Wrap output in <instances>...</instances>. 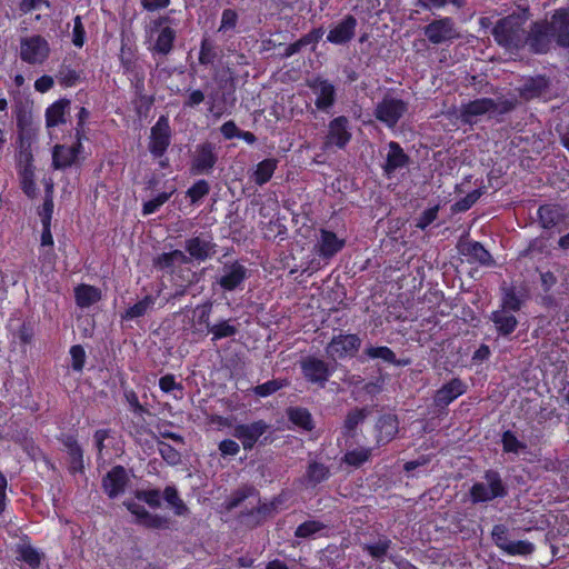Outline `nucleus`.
<instances>
[{
	"label": "nucleus",
	"instance_id": "41",
	"mask_svg": "<svg viewBox=\"0 0 569 569\" xmlns=\"http://www.w3.org/2000/svg\"><path fill=\"white\" fill-rule=\"evenodd\" d=\"M154 298L152 296H146L142 300L134 303L132 307L127 309L122 319H136L143 317L154 306Z\"/></svg>",
	"mask_w": 569,
	"mask_h": 569
},
{
	"label": "nucleus",
	"instance_id": "24",
	"mask_svg": "<svg viewBox=\"0 0 569 569\" xmlns=\"http://www.w3.org/2000/svg\"><path fill=\"white\" fill-rule=\"evenodd\" d=\"M465 391V383L459 378H453L436 392L433 402L437 407H447L451 401L461 396Z\"/></svg>",
	"mask_w": 569,
	"mask_h": 569
},
{
	"label": "nucleus",
	"instance_id": "36",
	"mask_svg": "<svg viewBox=\"0 0 569 569\" xmlns=\"http://www.w3.org/2000/svg\"><path fill=\"white\" fill-rule=\"evenodd\" d=\"M277 163H278V161L272 158L264 159L261 162H259L257 164V169L253 172V181L258 186H262V184L267 183L271 179V177L277 168Z\"/></svg>",
	"mask_w": 569,
	"mask_h": 569
},
{
	"label": "nucleus",
	"instance_id": "9",
	"mask_svg": "<svg viewBox=\"0 0 569 569\" xmlns=\"http://www.w3.org/2000/svg\"><path fill=\"white\" fill-rule=\"evenodd\" d=\"M280 498H274L270 502L261 503L252 509L242 511L239 516L240 522L248 528H256L278 513V507L281 503Z\"/></svg>",
	"mask_w": 569,
	"mask_h": 569
},
{
	"label": "nucleus",
	"instance_id": "56",
	"mask_svg": "<svg viewBox=\"0 0 569 569\" xmlns=\"http://www.w3.org/2000/svg\"><path fill=\"white\" fill-rule=\"evenodd\" d=\"M286 385L287 382L284 380H269L262 385L254 387L253 391L259 397H267L274 393Z\"/></svg>",
	"mask_w": 569,
	"mask_h": 569
},
{
	"label": "nucleus",
	"instance_id": "52",
	"mask_svg": "<svg viewBox=\"0 0 569 569\" xmlns=\"http://www.w3.org/2000/svg\"><path fill=\"white\" fill-rule=\"evenodd\" d=\"M391 546V540L388 538L380 539L373 545H363L362 549L367 551L375 559H382Z\"/></svg>",
	"mask_w": 569,
	"mask_h": 569
},
{
	"label": "nucleus",
	"instance_id": "5",
	"mask_svg": "<svg viewBox=\"0 0 569 569\" xmlns=\"http://www.w3.org/2000/svg\"><path fill=\"white\" fill-rule=\"evenodd\" d=\"M422 32L431 44L452 43L461 37L455 20L450 17L432 20L422 28Z\"/></svg>",
	"mask_w": 569,
	"mask_h": 569
},
{
	"label": "nucleus",
	"instance_id": "39",
	"mask_svg": "<svg viewBox=\"0 0 569 569\" xmlns=\"http://www.w3.org/2000/svg\"><path fill=\"white\" fill-rule=\"evenodd\" d=\"M330 475L329 468L320 462L312 461L309 463L305 478L312 487L328 479Z\"/></svg>",
	"mask_w": 569,
	"mask_h": 569
},
{
	"label": "nucleus",
	"instance_id": "63",
	"mask_svg": "<svg viewBox=\"0 0 569 569\" xmlns=\"http://www.w3.org/2000/svg\"><path fill=\"white\" fill-rule=\"evenodd\" d=\"M70 355L72 359V369L76 371H81L86 360L84 349L80 345L72 346L70 349Z\"/></svg>",
	"mask_w": 569,
	"mask_h": 569
},
{
	"label": "nucleus",
	"instance_id": "38",
	"mask_svg": "<svg viewBox=\"0 0 569 569\" xmlns=\"http://www.w3.org/2000/svg\"><path fill=\"white\" fill-rule=\"evenodd\" d=\"M368 413L367 408H355L349 411L343 422V435L352 437L357 426L363 422Z\"/></svg>",
	"mask_w": 569,
	"mask_h": 569
},
{
	"label": "nucleus",
	"instance_id": "31",
	"mask_svg": "<svg viewBox=\"0 0 569 569\" xmlns=\"http://www.w3.org/2000/svg\"><path fill=\"white\" fill-rule=\"evenodd\" d=\"M76 303L80 308H89L101 299V290L90 284H79L74 288Z\"/></svg>",
	"mask_w": 569,
	"mask_h": 569
},
{
	"label": "nucleus",
	"instance_id": "2",
	"mask_svg": "<svg viewBox=\"0 0 569 569\" xmlns=\"http://www.w3.org/2000/svg\"><path fill=\"white\" fill-rule=\"evenodd\" d=\"M528 19V9L499 19L491 31L496 43L510 53L518 52L526 44L531 50V28L529 30L525 28Z\"/></svg>",
	"mask_w": 569,
	"mask_h": 569
},
{
	"label": "nucleus",
	"instance_id": "64",
	"mask_svg": "<svg viewBox=\"0 0 569 569\" xmlns=\"http://www.w3.org/2000/svg\"><path fill=\"white\" fill-rule=\"evenodd\" d=\"M439 207H432L427 210H425L421 216L419 217L416 227L425 230L428 226H430L438 216Z\"/></svg>",
	"mask_w": 569,
	"mask_h": 569
},
{
	"label": "nucleus",
	"instance_id": "22",
	"mask_svg": "<svg viewBox=\"0 0 569 569\" xmlns=\"http://www.w3.org/2000/svg\"><path fill=\"white\" fill-rule=\"evenodd\" d=\"M389 151L386 157V162L382 166L385 173L390 177L398 169H402L409 164L410 158L405 153L403 149L396 141L388 143Z\"/></svg>",
	"mask_w": 569,
	"mask_h": 569
},
{
	"label": "nucleus",
	"instance_id": "47",
	"mask_svg": "<svg viewBox=\"0 0 569 569\" xmlns=\"http://www.w3.org/2000/svg\"><path fill=\"white\" fill-rule=\"evenodd\" d=\"M501 443L505 452L518 453L527 448L526 443L518 440L516 435L510 430L502 433Z\"/></svg>",
	"mask_w": 569,
	"mask_h": 569
},
{
	"label": "nucleus",
	"instance_id": "16",
	"mask_svg": "<svg viewBox=\"0 0 569 569\" xmlns=\"http://www.w3.org/2000/svg\"><path fill=\"white\" fill-rule=\"evenodd\" d=\"M301 369L305 378L317 383L320 387H325L326 382L330 377V369L327 362L315 357H308L301 362Z\"/></svg>",
	"mask_w": 569,
	"mask_h": 569
},
{
	"label": "nucleus",
	"instance_id": "37",
	"mask_svg": "<svg viewBox=\"0 0 569 569\" xmlns=\"http://www.w3.org/2000/svg\"><path fill=\"white\" fill-rule=\"evenodd\" d=\"M547 88V80L542 77L528 79L520 89V96L530 100L539 97Z\"/></svg>",
	"mask_w": 569,
	"mask_h": 569
},
{
	"label": "nucleus",
	"instance_id": "17",
	"mask_svg": "<svg viewBox=\"0 0 569 569\" xmlns=\"http://www.w3.org/2000/svg\"><path fill=\"white\" fill-rule=\"evenodd\" d=\"M247 272V268L238 261L226 263L217 283L226 291H233L244 281Z\"/></svg>",
	"mask_w": 569,
	"mask_h": 569
},
{
	"label": "nucleus",
	"instance_id": "12",
	"mask_svg": "<svg viewBox=\"0 0 569 569\" xmlns=\"http://www.w3.org/2000/svg\"><path fill=\"white\" fill-rule=\"evenodd\" d=\"M216 248L217 244L211 237L197 236L184 241V249L189 253L187 257L190 258V262L192 260L202 262L212 258L217 252Z\"/></svg>",
	"mask_w": 569,
	"mask_h": 569
},
{
	"label": "nucleus",
	"instance_id": "4",
	"mask_svg": "<svg viewBox=\"0 0 569 569\" xmlns=\"http://www.w3.org/2000/svg\"><path fill=\"white\" fill-rule=\"evenodd\" d=\"M170 18L168 16H161L147 26L146 33L149 38H152L154 33L158 34L151 48L152 52L167 56L172 51L177 32L168 26Z\"/></svg>",
	"mask_w": 569,
	"mask_h": 569
},
{
	"label": "nucleus",
	"instance_id": "49",
	"mask_svg": "<svg viewBox=\"0 0 569 569\" xmlns=\"http://www.w3.org/2000/svg\"><path fill=\"white\" fill-rule=\"evenodd\" d=\"M535 551L533 543L526 540H511L503 552L510 556H529Z\"/></svg>",
	"mask_w": 569,
	"mask_h": 569
},
{
	"label": "nucleus",
	"instance_id": "54",
	"mask_svg": "<svg viewBox=\"0 0 569 569\" xmlns=\"http://www.w3.org/2000/svg\"><path fill=\"white\" fill-rule=\"evenodd\" d=\"M491 537L495 545L502 551L506 550L508 543L511 541L509 539V530L505 525L493 526Z\"/></svg>",
	"mask_w": 569,
	"mask_h": 569
},
{
	"label": "nucleus",
	"instance_id": "46",
	"mask_svg": "<svg viewBox=\"0 0 569 569\" xmlns=\"http://www.w3.org/2000/svg\"><path fill=\"white\" fill-rule=\"evenodd\" d=\"M327 526L325 523L317 520L305 521L297 527L295 536L297 538H310L323 530Z\"/></svg>",
	"mask_w": 569,
	"mask_h": 569
},
{
	"label": "nucleus",
	"instance_id": "59",
	"mask_svg": "<svg viewBox=\"0 0 569 569\" xmlns=\"http://www.w3.org/2000/svg\"><path fill=\"white\" fill-rule=\"evenodd\" d=\"M170 521L168 518L150 512L142 519L141 523V526L149 529H168Z\"/></svg>",
	"mask_w": 569,
	"mask_h": 569
},
{
	"label": "nucleus",
	"instance_id": "58",
	"mask_svg": "<svg viewBox=\"0 0 569 569\" xmlns=\"http://www.w3.org/2000/svg\"><path fill=\"white\" fill-rule=\"evenodd\" d=\"M172 192H161L154 199L143 203L142 213L144 216L156 212L162 204H164L171 197Z\"/></svg>",
	"mask_w": 569,
	"mask_h": 569
},
{
	"label": "nucleus",
	"instance_id": "33",
	"mask_svg": "<svg viewBox=\"0 0 569 569\" xmlns=\"http://www.w3.org/2000/svg\"><path fill=\"white\" fill-rule=\"evenodd\" d=\"M378 442H389L398 432V420L392 415H385L377 422Z\"/></svg>",
	"mask_w": 569,
	"mask_h": 569
},
{
	"label": "nucleus",
	"instance_id": "32",
	"mask_svg": "<svg viewBox=\"0 0 569 569\" xmlns=\"http://www.w3.org/2000/svg\"><path fill=\"white\" fill-rule=\"evenodd\" d=\"M70 107V100L60 99L52 103L46 111L47 127H56L66 122V112Z\"/></svg>",
	"mask_w": 569,
	"mask_h": 569
},
{
	"label": "nucleus",
	"instance_id": "18",
	"mask_svg": "<svg viewBox=\"0 0 569 569\" xmlns=\"http://www.w3.org/2000/svg\"><path fill=\"white\" fill-rule=\"evenodd\" d=\"M308 87L317 94L315 101L317 109L325 111L335 104L336 89L328 80L318 77L309 81Z\"/></svg>",
	"mask_w": 569,
	"mask_h": 569
},
{
	"label": "nucleus",
	"instance_id": "30",
	"mask_svg": "<svg viewBox=\"0 0 569 569\" xmlns=\"http://www.w3.org/2000/svg\"><path fill=\"white\" fill-rule=\"evenodd\" d=\"M62 443L67 448L70 457V469L72 472H82L83 466V451L79 446L78 441L72 436H66L62 438Z\"/></svg>",
	"mask_w": 569,
	"mask_h": 569
},
{
	"label": "nucleus",
	"instance_id": "25",
	"mask_svg": "<svg viewBox=\"0 0 569 569\" xmlns=\"http://www.w3.org/2000/svg\"><path fill=\"white\" fill-rule=\"evenodd\" d=\"M81 142L78 139V142L73 146H56L52 153V164L54 169H66L71 167L80 152Z\"/></svg>",
	"mask_w": 569,
	"mask_h": 569
},
{
	"label": "nucleus",
	"instance_id": "48",
	"mask_svg": "<svg viewBox=\"0 0 569 569\" xmlns=\"http://www.w3.org/2000/svg\"><path fill=\"white\" fill-rule=\"evenodd\" d=\"M209 332L213 335L212 340H219L222 338L233 337L238 333V328L224 320L217 325L209 327Z\"/></svg>",
	"mask_w": 569,
	"mask_h": 569
},
{
	"label": "nucleus",
	"instance_id": "8",
	"mask_svg": "<svg viewBox=\"0 0 569 569\" xmlns=\"http://www.w3.org/2000/svg\"><path fill=\"white\" fill-rule=\"evenodd\" d=\"M218 161L214 143L206 141L196 147L191 160V171L194 174H209Z\"/></svg>",
	"mask_w": 569,
	"mask_h": 569
},
{
	"label": "nucleus",
	"instance_id": "55",
	"mask_svg": "<svg viewBox=\"0 0 569 569\" xmlns=\"http://www.w3.org/2000/svg\"><path fill=\"white\" fill-rule=\"evenodd\" d=\"M136 498L140 501H144L151 508H159L161 506V495L158 489L137 490Z\"/></svg>",
	"mask_w": 569,
	"mask_h": 569
},
{
	"label": "nucleus",
	"instance_id": "19",
	"mask_svg": "<svg viewBox=\"0 0 569 569\" xmlns=\"http://www.w3.org/2000/svg\"><path fill=\"white\" fill-rule=\"evenodd\" d=\"M129 482L126 469L122 466H114L102 478V488L111 499L122 493Z\"/></svg>",
	"mask_w": 569,
	"mask_h": 569
},
{
	"label": "nucleus",
	"instance_id": "21",
	"mask_svg": "<svg viewBox=\"0 0 569 569\" xmlns=\"http://www.w3.org/2000/svg\"><path fill=\"white\" fill-rule=\"evenodd\" d=\"M356 27L357 19L348 14L330 29L327 40L333 44H346L355 37Z\"/></svg>",
	"mask_w": 569,
	"mask_h": 569
},
{
	"label": "nucleus",
	"instance_id": "43",
	"mask_svg": "<svg viewBox=\"0 0 569 569\" xmlns=\"http://www.w3.org/2000/svg\"><path fill=\"white\" fill-rule=\"evenodd\" d=\"M19 173H20L21 188H22L23 192L29 198H34L37 192H36V184L33 181V177H34L33 166L23 167L22 169H20Z\"/></svg>",
	"mask_w": 569,
	"mask_h": 569
},
{
	"label": "nucleus",
	"instance_id": "57",
	"mask_svg": "<svg viewBox=\"0 0 569 569\" xmlns=\"http://www.w3.org/2000/svg\"><path fill=\"white\" fill-rule=\"evenodd\" d=\"M481 194H482V191L480 189H476V190L469 192L465 198L460 199L459 201H457L453 204V207H452L453 211H456V212L467 211L477 202V200L481 197Z\"/></svg>",
	"mask_w": 569,
	"mask_h": 569
},
{
	"label": "nucleus",
	"instance_id": "6",
	"mask_svg": "<svg viewBox=\"0 0 569 569\" xmlns=\"http://www.w3.org/2000/svg\"><path fill=\"white\" fill-rule=\"evenodd\" d=\"M50 53L48 41L39 34L21 38L20 58L30 64L43 63Z\"/></svg>",
	"mask_w": 569,
	"mask_h": 569
},
{
	"label": "nucleus",
	"instance_id": "34",
	"mask_svg": "<svg viewBox=\"0 0 569 569\" xmlns=\"http://www.w3.org/2000/svg\"><path fill=\"white\" fill-rule=\"evenodd\" d=\"M287 415L293 425L302 428L303 430L311 431L315 428L312 416L306 408H289Z\"/></svg>",
	"mask_w": 569,
	"mask_h": 569
},
{
	"label": "nucleus",
	"instance_id": "15",
	"mask_svg": "<svg viewBox=\"0 0 569 569\" xmlns=\"http://www.w3.org/2000/svg\"><path fill=\"white\" fill-rule=\"evenodd\" d=\"M190 263V258L181 250H172L170 252H162L152 260V266L160 271L170 273L171 276H178L180 271L178 269L181 264Z\"/></svg>",
	"mask_w": 569,
	"mask_h": 569
},
{
	"label": "nucleus",
	"instance_id": "61",
	"mask_svg": "<svg viewBox=\"0 0 569 569\" xmlns=\"http://www.w3.org/2000/svg\"><path fill=\"white\" fill-rule=\"evenodd\" d=\"M206 99L204 92L199 89H188L184 94L183 107L196 108Z\"/></svg>",
	"mask_w": 569,
	"mask_h": 569
},
{
	"label": "nucleus",
	"instance_id": "26",
	"mask_svg": "<svg viewBox=\"0 0 569 569\" xmlns=\"http://www.w3.org/2000/svg\"><path fill=\"white\" fill-rule=\"evenodd\" d=\"M527 299L523 289L516 286H508L506 282L501 286V309H507L510 312L519 311Z\"/></svg>",
	"mask_w": 569,
	"mask_h": 569
},
{
	"label": "nucleus",
	"instance_id": "1",
	"mask_svg": "<svg viewBox=\"0 0 569 569\" xmlns=\"http://www.w3.org/2000/svg\"><path fill=\"white\" fill-rule=\"evenodd\" d=\"M552 42L559 48L569 49V7L556 9L548 19L531 23V51L545 54Z\"/></svg>",
	"mask_w": 569,
	"mask_h": 569
},
{
	"label": "nucleus",
	"instance_id": "42",
	"mask_svg": "<svg viewBox=\"0 0 569 569\" xmlns=\"http://www.w3.org/2000/svg\"><path fill=\"white\" fill-rule=\"evenodd\" d=\"M256 496V489L253 487L244 486L236 490L226 500V509L232 510L239 507L246 499Z\"/></svg>",
	"mask_w": 569,
	"mask_h": 569
},
{
	"label": "nucleus",
	"instance_id": "44",
	"mask_svg": "<svg viewBox=\"0 0 569 569\" xmlns=\"http://www.w3.org/2000/svg\"><path fill=\"white\" fill-rule=\"evenodd\" d=\"M20 560L27 562L30 567L37 568L40 566L41 557L40 553L30 545H19L17 547Z\"/></svg>",
	"mask_w": 569,
	"mask_h": 569
},
{
	"label": "nucleus",
	"instance_id": "10",
	"mask_svg": "<svg viewBox=\"0 0 569 569\" xmlns=\"http://www.w3.org/2000/svg\"><path fill=\"white\" fill-rule=\"evenodd\" d=\"M171 141V129L167 117L161 116L156 124L151 128L149 151L156 157L160 158L164 154Z\"/></svg>",
	"mask_w": 569,
	"mask_h": 569
},
{
	"label": "nucleus",
	"instance_id": "27",
	"mask_svg": "<svg viewBox=\"0 0 569 569\" xmlns=\"http://www.w3.org/2000/svg\"><path fill=\"white\" fill-rule=\"evenodd\" d=\"M343 243L335 232L322 229L316 248L319 256L330 259L342 249Z\"/></svg>",
	"mask_w": 569,
	"mask_h": 569
},
{
	"label": "nucleus",
	"instance_id": "7",
	"mask_svg": "<svg viewBox=\"0 0 569 569\" xmlns=\"http://www.w3.org/2000/svg\"><path fill=\"white\" fill-rule=\"evenodd\" d=\"M408 104L401 99L386 96L377 103L373 114L388 128H393L402 116L407 112Z\"/></svg>",
	"mask_w": 569,
	"mask_h": 569
},
{
	"label": "nucleus",
	"instance_id": "14",
	"mask_svg": "<svg viewBox=\"0 0 569 569\" xmlns=\"http://www.w3.org/2000/svg\"><path fill=\"white\" fill-rule=\"evenodd\" d=\"M350 139L351 132L349 131V120L347 117L339 116L329 122L325 141L327 148L336 146L339 149H343Z\"/></svg>",
	"mask_w": 569,
	"mask_h": 569
},
{
	"label": "nucleus",
	"instance_id": "3",
	"mask_svg": "<svg viewBox=\"0 0 569 569\" xmlns=\"http://www.w3.org/2000/svg\"><path fill=\"white\" fill-rule=\"evenodd\" d=\"M472 503L489 502L496 498H503L508 490L500 473L496 470H487L483 481L475 482L470 488Z\"/></svg>",
	"mask_w": 569,
	"mask_h": 569
},
{
	"label": "nucleus",
	"instance_id": "29",
	"mask_svg": "<svg viewBox=\"0 0 569 569\" xmlns=\"http://www.w3.org/2000/svg\"><path fill=\"white\" fill-rule=\"evenodd\" d=\"M490 321L495 325V329L499 336L507 337L511 335L517 326V318L507 309L492 311L489 316Z\"/></svg>",
	"mask_w": 569,
	"mask_h": 569
},
{
	"label": "nucleus",
	"instance_id": "51",
	"mask_svg": "<svg viewBox=\"0 0 569 569\" xmlns=\"http://www.w3.org/2000/svg\"><path fill=\"white\" fill-rule=\"evenodd\" d=\"M157 446H158V451H159L160 456L169 465L176 466L181 461V455L171 445H169L164 441H158Z\"/></svg>",
	"mask_w": 569,
	"mask_h": 569
},
{
	"label": "nucleus",
	"instance_id": "11",
	"mask_svg": "<svg viewBox=\"0 0 569 569\" xmlns=\"http://www.w3.org/2000/svg\"><path fill=\"white\" fill-rule=\"evenodd\" d=\"M269 428L270 426L263 420L239 423L233 427L232 436L241 441L244 450H251Z\"/></svg>",
	"mask_w": 569,
	"mask_h": 569
},
{
	"label": "nucleus",
	"instance_id": "53",
	"mask_svg": "<svg viewBox=\"0 0 569 569\" xmlns=\"http://www.w3.org/2000/svg\"><path fill=\"white\" fill-rule=\"evenodd\" d=\"M57 78L62 86L72 87L80 80V73L63 63L59 69Z\"/></svg>",
	"mask_w": 569,
	"mask_h": 569
},
{
	"label": "nucleus",
	"instance_id": "50",
	"mask_svg": "<svg viewBox=\"0 0 569 569\" xmlns=\"http://www.w3.org/2000/svg\"><path fill=\"white\" fill-rule=\"evenodd\" d=\"M371 456L370 449H356L348 451L343 457V462L352 467H360L362 463L369 460Z\"/></svg>",
	"mask_w": 569,
	"mask_h": 569
},
{
	"label": "nucleus",
	"instance_id": "20",
	"mask_svg": "<svg viewBox=\"0 0 569 569\" xmlns=\"http://www.w3.org/2000/svg\"><path fill=\"white\" fill-rule=\"evenodd\" d=\"M495 100L491 98H480L461 106L460 119L463 123L472 124L477 118L487 113H492Z\"/></svg>",
	"mask_w": 569,
	"mask_h": 569
},
{
	"label": "nucleus",
	"instance_id": "35",
	"mask_svg": "<svg viewBox=\"0 0 569 569\" xmlns=\"http://www.w3.org/2000/svg\"><path fill=\"white\" fill-rule=\"evenodd\" d=\"M549 253L547 239L537 237L529 242L526 249L520 251L519 258L541 259Z\"/></svg>",
	"mask_w": 569,
	"mask_h": 569
},
{
	"label": "nucleus",
	"instance_id": "23",
	"mask_svg": "<svg viewBox=\"0 0 569 569\" xmlns=\"http://www.w3.org/2000/svg\"><path fill=\"white\" fill-rule=\"evenodd\" d=\"M458 248L459 252L468 257L469 261L478 262L483 266H492L495 263L489 251L478 241H461Z\"/></svg>",
	"mask_w": 569,
	"mask_h": 569
},
{
	"label": "nucleus",
	"instance_id": "45",
	"mask_svg": "<svg viewBox=\"0 0 569 569\" xmlns=\"http://www.w3.org/2000/svg\"><path fill=\"white\" fill-rule=\"evenodd\" d=\"M365 355L371 359H381L388 363H397L396 353L388 347L370 346L365 349Z\"/></svg>",
	"mask_w": 569,
	"mask_h": 569
},
{
	"label": "nucleus",
	"instance_id": "62",
	"mask_svg": "<svg viewBox=\"0 0 569 569\" xmlns=\"http://www.w3.org/2000/svg\"><path fill=\"white\" fill-rule=\"evenodd\" d=\"M216 58L212 43L208 39L201 41L199 62L203 66L211 64Z\"/></svg>",
	"mask_w": 569,
	"mask_h": 569
},
{
	"label": "nucleus",
	"instance_id": "13",
	"mask_svg": "<svg viewBox=\"0 0 569 569\" xmlns=\"http://www.w3.org/2000/svg\"><path fill=\"white\" fill-rule=\"evenodd\" d=\"M361 346V339L357 335L335 336L326 348V352L331 358H343L353 356Z\"/></svg>",
	"mask_w": 569,
	"mask_h": 569
},
{
	"label": "nucleus",
	"instance_id": "40",
	"mask_svg": "<svg viewBox=\"0 0 569 569\" xmlns=\"http://www.w3.org/2000/svg\"><path fill=\"white\" fill-rule=\"evenodd\" d=\"M163 499L168 502L169 506L173 509L174 515L177 516H187L189 515V508L186 503L180 499L178 490L176 487L168 486L163 491Z\"/></svg>",
	"mask_w": 569,
	"mask_h": 569
},
{
	"label": "nucleus",
	"instance_id": "60",
	"mask_svg": "<svg viewBox=\"0 0 569 569\" xmlns=\"http://www.w3.org/2000/svg\"><path fill=\"white\" fill-rule=\"evenodd\" d=\"M209 191V183L206 180H199L188 189L187 194L191 199V202L194 203L207 196Z\"/></svg>",
	"mask_w": 569,
	"mask_h": 569
},
{
	"label": "nucleus",
	"instance_id": "28",
	"mask_svg": "<svg viewBox=\"0 0 569 569\" xmlns=\"http://www.w3.org/2000/svg\"><path fill=\"white\" fill-rule=\"evenodd\" d=\"M538 222L543 229H551L561 223L565 218V209L558 204L540 206L538 211Z\"/></svg>",
	"mask_w": 569,
	"mask_h": 569
}]
</instances>
